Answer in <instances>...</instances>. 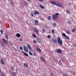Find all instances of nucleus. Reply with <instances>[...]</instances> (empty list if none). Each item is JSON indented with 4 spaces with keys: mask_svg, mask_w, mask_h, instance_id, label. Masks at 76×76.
<instances>
[{
    "mask_svg": "<svg viewBox=\"0 0 76 76\" xmlns=\"http://www.w3.org/2000/svg\"><path fill=\"white\" fill-rule=\"evenodd\" d=\"M48 20H51V17L50 16H48Z\"/></svg>",
    "mask_w": 76,
    "mask_h": 76,
    "instance_id": "26",
    "label": "nucleus"
},
{
    "mask_svg": "<svg viewBox=\"0 0 76 76\" xmlns=\"http://www.w3.org/2000/svg\"><path fill=\"white\" fill-rule=\"evenodd\" d=\"M10 4L11 5H14V3L13 2H11L10 3Z\"/></svg>",
    "mask_w": 76,
    "mask_h": 76,
    "instance_id": "31",
    "label": "nucleus"
},
{
    "mask_svg": "<svg viewBox=\"0 0 76 76\" xmlns=\"http://www.w3.org/2000/svg\"><path fill=\"white\" fill-rule=\"evenodd\" d=\"M33 54L34 55V56H36V53H34Z\"/></svg>",
    "mask_w": 76,
    "mask_h": 76,
    "instance_id": "49",
    "label": "nucleus"
},
{
    "mask_svg": "<svg viewBox=\"0 0 76 76\" xmlns=\"http://www.w3.org/2000/svg\"><path fill=\"white\" fill-rule=\"evenodd\" d=\"M39 1L40 2H42L44 1V0H39Z\"/></svg>",
    "mask_w": 76,
    "mask_h": 76,
    "instance_id": "43",
    "label": "nucleus"
},
{
    "mask_svg": "<svg viewBox=\"0 0 76 76\" xmlns=\"http://www.w3.org/2000/svg\"><path fill=\"white\" fill-rule=\"evenodd\" d=\"M67 23H68V24H69V25H71V22H69V21H68V22H67Z\"/></svg>",
    "mask_w": 76,
    "mask_h": 76,
    "instance_id": "41",
    "label": "nucleus"
},
{
    "mask_svg": "<svg viewBox=\"0 0 76 76\" xmlns=\"http://www.w3.org/2000/svg\"><path fill=\"white\" fill-rule=\"evenodd\" d=\"M27 1H29L30 0H27Z\"/></svg>",
    "mask_w": 76,
    "mask_h": 76,
    "instance_id": "57",
    "label": "nucleus"
},
{
    "mask_svg": "<svg viewBox=\"0 0 76 76\" xmlns=\"http://www.w3.org/2000/svg\"><path fill=\"white\" fill-rule=\"evenodd\" d=\"M16 74H17V73L16 72H13L12 73V76H15L16 75Z\"/></svg>",
    "mask_w": 76,
    "mask_h": 76,
    "instance_id": "11",
    "label": "nucleus"
},
{
    "mask_svg": "<svg viewBox=\"0 0 76 76\" xmlns=\"http://www.w3.org/2000/svg\"><path fill=\"white\" fill-rule=\"evenodd\" d=\"M50 76H54V74L53 73H50Z\"/></svg>",
    "mask_w": 76,
    "mask_h": 76,
    "instance_id": "33",
    "label": "nucleus"
},
{
    "mask_svg": "<svg viewBox=\"0 0 76 76\" xmlns=\"http://www.w3.org/2000/svg\"><path fill=\"white\" fill-rule=\"evenodd\" d=\"M31 16H32V17H34V14H33L32 12H31Z\"/></svg>",
    "mask_w": 76,
    "mask_h": 76,
    "instance_id": "32",
    "label": "nucleus"
},
{
    "mask_svg": "<svg viewBox=\"0 0 76 76\" xmlns=\"http://www.w3.org/2000/svg\"><path fill=\"white\" fill-rule=\"evenodd\" d=\"M1 63L2 64H4V60L3 59H2L1 61Z\"/></svg>",
    "mask_w": 76,
    "mask_h": 76,
    "instance_id": "18",
    "label": "nucleus"
},
{
    "mask_svg": "<svg viewBox=\"0 0 76 76\" xmlns=\"http://www.w3.org/2000/svg\"><path fill=\"white\" fill-rule=\"evenodd\" d=\"M20 34H16V36L17 37H20Z\"/></svg>",
    "mask_w": 76,
    "mask_h": 76,
    "instance_id": "20",
    "label": "nucleus"
},
{
    "mask_svg": "<svg viewBox=\"0 0 76 76\" xmlns=\"http://www.w3.org/2000/svg\"><path fill=\"white\" fill-rule=\"evenodd\" d=\"M75 29H76V26L75 27Z\"/></svg>",
    "mask_w": 76,
    "mask_h": 76,
    "instance_id": "56",
    "label": "nucleus"
},
{
    "mask_svg": "<svg viewBox=\"0 0 76 76\" xmlns=\"http://www.w3.org/2000/svg\"><path fill=\"white\" fill-rule=\"evenodd\" d=\"M39 6L40 7H41V9H44V7L42 6L41 5H39Z\"/></svg>",
    "mask_w": 76,
    "mask_h": 76,
    "instance_id": "15",
    "label": "nucleus"
},
{
    "mask_svg": "<svg viewBox=\"0 0 76 76\" xmlns=\"http://www.w3.org/2000/svg\"><path fill=\"white\" fill-rule=\"evenodd\" d=\"M33 42H34V43H36V42H37L36 41V40H34Z\"/></svg>",
    "mask_w": 76,
    "mask_h": 76,
    "instance_id": "47",
    "label": "nucleus"
},
{
    "mask_svg": "<svg viewBox=\"0 0 76 76\" xmlns=\"http://www.w3.org/2000/svg\"><path fill=\"white\" fill-rule=\"evenodd\" d=\"M55 15L56 16H58L59 15V14L58 13H55Z\"/></svg>",
    "mask_w": 76,
    "mask_h": 76,
    "instance_id": "34",
    "label": "nucleus"
},
{
    "mask_svg": "<svg viewBox=\"0 0 76 76\" xmlns=\"http://www.w3.org/2000/svg\"><path fill=\"white\" fill-rule=\"evenodd\" d=\"M24 50L25 51L26 53H28V48L26 46L24 47L23 48Z\"/></svg>",
    "mask_w": 76,
    "mask_h": 76,
    "instance_id": "4",
    "label": "nucleus"
},
{
    "mask_svg": "<svg viewBox=\"0 0 76 76\" xmlns=\"http://www.w3.org/2000/svg\"><path fill=\"white\" fill-rule=\"evenodd\" d=\"M10 44L11 45H12V44L10 43Z\"/></svg>",
    "mask_w": 76,
    "mask_h": 76,
    "instance_id": "51",
    "label": "nucleus"
},
{
    "mask_svg": "<svg viewBox=\"0 0 76 76\" xmlns=\"http://www.w3.org/2000/svg\"><path fill=\"white\" fill-rule=\"evenodd\" d=\"M53 17L52 19L53 20H55L56 19H57L58 18V17L56 15H53Z\"/></svg>",
    "mask_w": 76,
    "mask_h": 76,
    "instance_id": "3",
    "label": "nucleus"
},
{
    "mask_svg": "<svg viewBox=\"0 0 76 76\" xmlns=\"http://www.w3.org/2000/svg\"><path fill=\"white\" fill-rule=\"evenodd\" d=\"M51 4H53V5H55L59 7H62V5L59 2H56L54 1H52L50 2Z\"/></svg>",
    "mask_w": 76,
    "mask_h": 76,
    "instance_id": "1",
    "label": "nucleus"
},
{
    "mask_svg": "<svg viewBox=\"0 0 76 76\" xmlns=\"http://www.w3.org/2000/svg\"><path fill=\"white\" fill-rule=\"evenodd\" d=\"M34 22L36 25H38V20H35Z\"/></svg>",
    "mask_w": 76,
    "mask_h": 76,
    "instance_id": "12",
    "label": "nucleus"
},
{
    "mask_svg": "<svg viewBox=\"0 0 76 76\" xmlns=\"http://www.w3.org/2000/svg\"><path fill=\"white\" fill-rule=\"evenodd\" d=\"M37 42H38L39 43H42V40L41 39L39 38H38L37 39Z\"/></svg>",
    "mask_w": 76,
    "mask_h": 76,
    "instance_id": "5",
    "label": "nucleus"
},
{
    "mask_svg": "<svg viewBox=\"0 0 76 76\" xmlns=\"http://www.w3.org/2000/svg\"><path fill=\"white\" fill-rule=\"evenodd\" d=\"M62 51L60 49H58L57 50V52L58 53H61Z\"/></svg>",
    "mask_w": 76,
    "mask_h": 76,
    "instance_id": "13",
    "label": "nucleus"
},
{
    "mask_svg": "<svg viewBox=\"0 0 76 76\" xmlns=\"http://www.w3.org/2000/svg\"><path fill=\"white\" fill-rule=\"evenodd\" d=\"M59 62H60V63H61V60H60L59 61Z\"/></svg>",
    "mask_w": 76,
    "mask_h": 76,
    "instance_id": "55",
    "label": "nucleus"
},
{
    "mask_svg": "<svg viewBox=\"0 0 76 76\" xmlns=\"http://www.w3.org/2000/svg\"><path fill=\"white\" fill-rule=\"evenodd\" d=\"M57 42L60 45H62V44H63V41L61 40V38H60L58 37L57 39Z\"/></svg>",
    "mask_w": 76,
    "mask_h": 76,
    "instance_id": "2",
    "label": "nucleus"
},
{
    "mask_svg": "<svg viewBox=\"0 0 76 76\" xmlns=\"http://www.w3.org/2000/svg\"><path fill=\"white\" fill-rule=\"evenodd\" d=\"M73 46H74V47H76V44H74V45H73Z\"/></svg>",
    "mask_w": 76,
    "mask_h": 76,
    "instance_id": "48",
    "label": "nucleus"
},
{
    "mask_svg": "<svg viewBox=\"0 0 76 76\" xmlns=\"http://www.w3.org/2000/svg\"><path fill=\"white\" fill-rule=\"evenodd\" d=\"M73 75H76V72H73Z\"/></svg>",
    "mask_w": 76,
    "mask_h": 76,
    "instance_id": "42",
    "label": "nucleus"
},
{
    "mask_svg": "<svg viewBox=\"0 0 76 76\" xmlns=\"http://www.w3.org/2000/svg\"><path fill=\"white\" fill-rule=\"evenodd\" d=\"M61 64V66H63V64L61 63V62H60Z\"/></svg>",
    "mask_w": 76,
    "mask_h": 76,
    "instance_id": "53",
    "label": "nucleus"
},
{
    "mask_svg": "<svg viewBox=\"0 0 76 76\" xmlns=\"http://www.w3.org/2000/svg\"><path fill=\"white\" fill-rule=\"evenodd\" d=\"M66 34H70V31H69V30H67L66 31Z\"/></svg>",
    "mask_w": 76,
    "mask_h": 76,
    "instance_id": "22",
    "label": "nucleus"
},
{
    "mask_svg": "<svg viewBox=\"0 0 76 76\" xmlns=\"http://www.w3.org/2000/svg\"><path fill=\"white\" fill-rule=\"evenodd\" d=\"M36 50L37 51H38V52H41V49H40L38 47H37L36 48Z\"/></svg>",
    "mask_w": 76,
    "mask_h": 76,
    "instance_id": "9",
    "label": "nucleus"
},
{
    "mask_svg": "<svg viewBox=\"0 0 76 76\" xmlns=\"http://www.w3.org/2000/svg\"><path fill=\"white\" fill-rule=\"evenodd\" d=\"M0 32H1V34L3 33V30H1Z\"/></svg>",
    "mask_w": 76,
    "mask_h": 76,
    "instance_id": "38",
    "label": "nucleus"
},
{
    "mask_svg": "<svg viewBox=\"0 0 76 76\" xmlns=\"http://www.w3.org/2000/svg\"><path fill=\"white\" fill-rule=\"evenodd\" d=\"M50 37H51V36H50V35H48L47 36V38H49V39H50Z\"/></svg>",
    "mask_w": 76,
    "mask_h": 76,
    "instance_id": "36",
    "label": "nucleus"
},
{
    "mask_svg": "<svg viewBox=\"0 0 76 76\" xmlns=\"http://www.w3.org/2000/svg\"><path fill=\"white\" fill-rule=\"evenodd\" d=\"M54 31H55V29H53V30H52V34H54Z\"/></svg>",
    "mask_w": 76,
    "mask_h": 76,
    "instance_id": "35",
    "label": "nucleus"
},
{
    "mask_svg": "<svg viewBox=\"0 0 76 76\" xmlns=\"http://www.w3.org/2000/svg\"><path fill=\"white\" fill-rule=\"evenodd\" d=\"M34 31L36 33H37V34H38L39 32L38 31L37 29H35L34 30Z\"/></svg>",
    "mask_w": 76,
    "mask_h": 76,
    "instance_id": "19",
    "label": "nucleus"
},
{
    "mask_svg": "<svg viewBox=\"0 0 76 76\" xmlns=\"http://www.w3.org/2000/svg\"><path fill=\"white\" fill-rule=\"evenodd\" d=\"M19 48L20 50H21V51H22L23 50V48H22V47L21 46H20L19 47Z\"/></svg>",
    "mask_w": 76,
    "mask_h": 76,
    "instance_id": "24",
    "label": "nucleus"
},
{
    "mask_svg": "<svg viewBox=\"0 0 76 76\" xmlns=\"http://www.w3.org/2000/svg\"><path fill=\"white\" fill-rule=\"evenodd\" d=\"M75 31V29H73L72 31V32H74Z\"/></svg>",
    "mask_w": 76,
    "mask_h": 76,
    "instance_id": "44",
    "label": "nucleus"
},
{
    "mask_svg": "<svg viewBox=\"0 0 76 76\" xmlns=\"http://www.w3.org/2000/svg\"><path fill=\"white\" fill-rule=\"evenodd\" d=\"M42 31H43V33H45V30H44V29H43Z\"/></svg>",
    "mask_w": 76,
    "mask_h": 76,
    "instance_id": "40",
    "label": "nucleus"
},
{
    "mask_svg": "<svg viewBox=\"0 0 76 76\" xmlns=\"http://www.w3.org/2000/svg\"><path fill=\"white\" fill-rule=\"evenodd\" d=\"M18 70V69H15V70L16 71V72H18V71H17Z\"/></svg>",
    "mask_w": 76,
    "mask_h": 76,
    "instance_id": "52",
    "label": "nucleus"
},
{
    "mask_svg": "<svg viewBox=\"0 0 76 76\" xmlns=\"http://www.w3.org/2000/svg\"><path fill=\"white\" fill-rule=\"evenodd\" d=\"M2 41L4 44H7V41L6 40V39H2Z\"/></svg>",
    "mask_w": 76,
    "mask_h": 76,
    "instance_id": "10",
    "label": "nucleus"
},
{
    "mask_svg": "<svg viewBox=\"0 0 76 76\" xmlns=\"http://www.w3.org/2000/svg\"><path fill=\"white\" fill-rule=\"evenodd\" d=\"M11 69L13 70H14V68H13V66H11Z\"/></svg>",
    "mask_w": 76,
    "mask_h": 76,
    "instance_id": "39",
    "label": "nucleus"
},
{
    "mask_svg": "<svg viewBox=\"0 0 76 76\" xmlns=\"http://www.w3.org/2000/svg\"><path fill=\"white\" fill-rule=\"evenodd\" d=\"M62 61L63 63H64V59H62Z\"/></svg>",
    "mask_w": 76,
    "mask_h": 76,
    "instance_id": "46",
    "label": "nucleus"
},
{
    "mask_svg": "<svg viewBox=\"0 0 76 76\" xmlns=\"http://www.w3.org/2000/svg\"><path fill=\"white\" fill-rule=\"evenodd\" d=\"M2 76H5V75H4V74H2Z\"/></svg>",
    "mask_w": 76,
    "mask_h": 76,
    "instance_id": "50",
    "label": "nucleus"
},
{
    "mask_svg": "<svg viewBox=\"0 0 76 76\" xmlns=\"http://www.w3.org/2000/svg\"><path fill=\"white\" fill-rule=\"evenodd\" d=\"M24 54L25 56H26V57H28V55L27 53H24Z\"/></svg>",
    "mask_w": 76,
    "mask_h": 76,
    "instance_id": "23",
    "label": "nucleus"
},
{
    "mask_svg": "<svg viewBox=\"0 0 76 76\" xmlns=\"http://www.w3.org/2000/svg\"><path fill=\"white\" fill-rule=\"evenodd\" d=\"M1 69H0V73H1Z\"/></svg>",
    "mask_w": 76,
    "mask_h": 76,
    "instance_id": "54",
    "label": "nucleus"
},
{
    "mask_svg": "<svg viewBox=\"0 0 76 76\" xmlns=\"http://www.w3.org/2000/svg\"><path fill=\"white\" fill-rule=\"evenodd\" d=\"M19 41H20L21 42H22V39H19Z\"/></svg>",
    "mask_w": 76,
    "mask_h": 76,
    "instance_id": "37",
    "label": "nucleus"
},
{
    "mask_svg": "<svg viewBox=\"0 0 76 76\" xmlns=\"http://www.w3.org/2000/svg\"><path fill=\"white\" fill-rule=\"evenodd\" d=\"M66 12L67 14H69V13H70V11L69 10H66Z\"/></svg>",
    "mask_w": 76,
    "mask_h": 76,
    "instance_id": "21",
    "label": "nucleus"
},
{
    "mask_svg": "<svg viewBox=\"0 0 76 76\" xmlns=\"http://www.w3.org/2000/svg\"><path fill=\"white\" fill-rule=\"evenodd\" d=\"M24 65L26 67H28V64L25 63L24 64Z\"/></svg>",
    "mask_w": 76,
    "mask_h": 76,
    "instance_id": "17",
    "label": "nucleus"
},
{
    "mask_svg": "<svg viewBox=\"0 0 76 76\" xmlns=\"http://www.w3.org/2000/svg\"><path fill=\"white\" fill-rule=\"evenodd\" d=\"M29 54L30 56H33V53H32V52H31V51H29Z\"/></svg>",
    "mask_w": 76,
    "mask_h": 76,
    "instance_id": "14",
    "label": "nucleus"
},
{
    "mask_svg": "<svg viewBox=\"0 0 76 76\" xmlns=\"http://www.w3.org/2000/svg\"><path fill=\"white\" fill-rule=\"evenodd\" d=\"M27 46L29 50H31V51H32V49L30 45H29V44H27Z\"/></svg>",
    "mask_w": 76,
    "mask_h": 76,
    "instance_id": "8",
    "label": "nucleus"
},
{
    "mask_svg": "<svg viewBox=\"0 0 76 76\" xmlns=\"http://www.w3.org/2000/svg\"><path fill=\"white\" fill-rule=\"evenodd\" d=\"M40 59L42 60V62H44V58L42 57H41L40 58Z\"/></svg>",
    "mask_w": 76,
    "mask_h": 76,
    "instance_id": "16",
    "label": "nucleus"
},
{
    "mask_svg": "<svg viewBox=\"0 0 76 76\" xmlns=\"http://www.w3.org/2000/svg\"><path fill=\"white\" fill-rule=\"evenodd\" d=\"M66 34L64 33H63L62 34V36L64 37H66Z\"/></svg>",
    "mask_w": 76,
    "mask_h": 76,
    "instance_id": "25",
    "label": "nucleus"
},
{
    "mask_svg": "<svg viewBox=\"0 0 76 76\" xmlns=\"http://www.w3.org/2000/svg\"><path fill=\"white\" fill-rule=\"evenodd\" d=\"M53 26H56V23H53Z\"/></svg>",
    "mask_w": 76,
    "mask_h": 76,
    "instance_id": "45",
    "label": "nucleus"
},
{
    "mask_svg": "<svg viewBox=\"0 0 76 76\" xmlns=\"http://www.w3.org/2000/svg\"><path fill=\"white\" fill-rule=\"evenodd\" d=\"M51 42L55 44H57V39H52Z\"/></svg>",
    "mask_w": 76,
    "mask_h": 76,
    "instance_id": "6",
    "label": "nucleus"
},
{
    "mask_svg": "<svg viewBox=\"0 0 76 76\" xmlns=\"http://www.w3.org/2000/svg\"><path fill=\"white\" fill-rule=\"evenodd\" d=\"M6 35V38L7 39H8V36L7 34H5Z\"/></svg>",
    "mask_w": 76,
    "mask_h": 76,
    "instance_id": "30",
    "label": "nucleus"
},
{
    "mask_svg": "<svg viewBox=\"0 0 76 76\" xmlns=\"http://www.w3.org/2000/svg\"><path fill=\"white\" fill-rule=\"evenodd\" d=\"M24 3L26 6H28V2H25Z\"/></svg>",
    "mask_w": 76,
    "mask_h": 76,
    "instance_id": "29",
    "label": "nucleus"
},
{
    "mask_svg": "<svg viewBox=\"0 0 76 76\" xmlns=\"http://www.w3.org/2000/svg\"><path fill=\"white\" fill-rule=\"evenodd\" d=\"M33 13L34 15H39V12L37 10L35 11V12H34Z\"/></svg>",
    "mask_w": 76,
    "mask_h": 76,
    "instance_id": "7",
    "label": "nucleus"
},
{
    "mask_svg": "<svg viewBox=\"0 0 76 76\" xmlns=\"http://www.w3.org/2000/svg\"><path fill=\"white\" fill-rule=\"evenodd\" d=\"M66 39H69V37L68 36H66L65 37Z\"/></svg>",
    "mask_w": 76,
    "mask_h": 76,
    "instance_id": "27",
    "label": "nucleus"
},
{
    "mask_svg": "<svg viewBox=\"0 0 76 76\" xmlns=\"http://www.w3.org/2000/svg\"><path fill=\"white\" fill-rule=\"evenodd\" d=\"M33 37H34V38H37V36H36V35H35V34H32Z\"/></svg>",
    "mask_w": 76,
    "mask_h": 76,
    "instance_id": "28",
    "label": "nucleus"
}]
</instances>
